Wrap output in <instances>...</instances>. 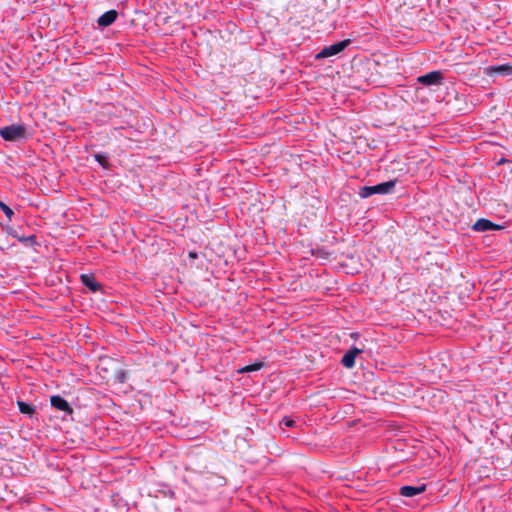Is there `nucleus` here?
I'll return each mask as SVG.
<instances>
[{
	"instance_id": "1",
	"label": "nucleus",
	"mask_w": 512,
	"mask_h": 512,
	"mask_svg": "<svg viewBox=\"0 0 512 512\" xmlns=\"http://www.w3.org/2000/svg\"><path fill=\"white\" fill-rule=\"evenodd\" d=\"M396 186V180L379 183L374 186H363L359 189V196L363 199L368 198L375 194H390Z\"/></svg>"
},
{
	"instance_id": "2",
	"label": "nucleus",
	"mask_w": 512,
	"mask_h": 512,
	"mask_svg": "<svg viewBox=\"0 0 512 512\" xmlns=\"http://www.w3.org/2000/svg\"><path fill=\"white\" fill-rule=\"evenodd\" d=\"M26 135V127L22 124H12L9 126H5L0 128V136L5 141H17L25 138Z\"/></svg>"
},
{
	"instance_id": "3",
	"label": "nucleus",
	"mask_w": 512,
	"mask_h": 512,
	"mask_svg": "<svg viewBox=\"0 0 512 512\" xmlns=\"http://www.w3.org/2000/svg\"><path fill=\"white\" fill-rule=\"evenodd\" d=\"M350 40L346 39L343 41H340L338 43H334L332 45L324 47L317 55V59L327 58L331 56H335L342 52L348 45L350 44Z\"/></svg>"
},
{
	"instance_id": "4",
	"label": "nucleus",
	"mask_w": 512,
	"mask_h": 512,
	"mask_svg": "<svg viewBox=\"0 0 512 512\" xmlns=\"http://www.w3.org/2000/svg\"><path fill=\"white\" fill-rule=\"evenodd\" d=\"M443 80V75L440 71H432L417 78V81L425 86L439 85Z\"/></svg>"
},
{
	"instance_id": "5",
	"label": "nucleus",
	"mask_w": 512,
	"mask_h": 512,
	"mask_svg": "<svg viewBox=\"0 0 512 512\" xmlns=\"http://www.w3.org/2000/svg\"><path fill=\"white\" fill-rule=\"evenodd\" d=\"M51 406L57 410L65 413V415H72L73 408L70 406L68 401L60 395H54L50 398Z\"/></svg>"
},
{
	"instance_id": "6",
	"label": "nucleus",
	"mask_w": 512,
	"mask_h": 512,
	"mask_svg": "<svg viewBox=\"0 0 512 512\" xmlns=\"http://www.w3.org/2000/svg\"><path fill=\"white\" fill-rule=\"evenodd\" d=\"M472 228H473V230L478 231V232H486V231H491V230H501L504 227L502 225L495 224L488 219L481 218V219H478L474 223Z\"/></svg>"
},
{
	"instance_id": "7",
	"label": "nucleus",
	"mask_w": 512,
	"mask_h": 512,
	"mask_svg": "<svg viewBox=\"0 0 512 512\" xmlns=\"http://www.w3.org/2000/svg\"><path fill=\"white\" fill-rule=\"evenodd\" d=\"M426 489L427 485L425 483H422L418 486L405 485L400 488L399 494L403 497L412 498L425 492Z\"/></svg>"
},
{
	"instance_id": "8",
	"label": "nucleus",
	"mask_w": 512,
	"mask_h": 512,
	"mask_svg": "<svg viewBox=\"0 0 512 512\" xmlns=\"http://www.w3.org/2000/svg\"><path fill=\"white\" fill-rule=\"evenodd\" d=\"M362 352L361 349L353 347L345 352L341 359V363L346 368H352L355 365V359L358 354Z\"/></svg>"
},
{
	"instance_id": "9",
	"label": "nucleus",
	"mask_w": 512,
	"mask_h": 512,
	"mask_svg": "<svg viewBox=\"0 0 512 512\" xmlns=\"http://www.w3.org/2000/svg\"><path fill=\"white\" fill-rule=\"evenodd\" d=\"M486 74L492 76L494 74H501L510 76L512 75V65L510 64H503V65H494L489 66L485 69Z\"/></svg>"
},
{
	"instance_id": "10",
	"label": "nucleus",
	"mask_w": 512,
	"mask_h": 512,
	"mask_svg": "<svg viewBox=\"0 0 512 512\" xmlns=\"http://www.w3.org/2000/svg\"><path fill=\"white\" fill-rule=\"evenodd\" d=\"M118 17V13L116 10H109L105 13H103L97 20V23L101 27H108L112 23L115 22V20Z\"/></svg>"
},
{
	"instance_id": "11",
	"label": "nucleus",
	"mask_w": 512,
	"mask_h": 512,
	"mask_svg": "<svg viewBox=\"0 0 512 512\" xmlns=\"http://www.w3.org/2000/svg\"><path fill=\"white\" fill-rule=\"evenodd\" d=\"M80 280L84 286H86L92 292H96L100 289V284L96 281L91 274H81Z\"/></svg>"
},
{
	"instance_id": "12",
	"label": "nucleus",
	"mask_w": 512,
	"mask_h": 512,
	"mask_svg": "<svg viewBox=\"0 0 512 512\" xmlns=\"http://www.w3.org/2000/svg\"><path fill=\"white\" fill-rule=\"evenodd\" d=\"M17 405H18L20 413L25 414V415L29 416L30 418H33V416L36 414L35 407L27 402L18 400Z\"/></svg>"
},
{
	"instance_id": "13",
	"label": "nucleus",
	"mask_w": 512,
	"mask_h": 512,
	"mask_svg": "<svg viewBox=\"0 0 512 512\" xmlns=\"http://www.w3.org/2000/svg\"><path fill=\"white\" fill-rule=\"evenodd\" d=\"M264 366L263 362H256L250 365H246L239 369L240 373H249L260 370Z\"/></svg>"
},
{
	"instance_id": "14",
	"label": "nucleus",
	"mask_w": 512,
	"mask_h": 512,
	"mask_svg": "<svg viewBox=\"0 0 512 512\" xmlns=\"http://www.w3.org/2000/svg\"><path fill=\"white\" fill-rule=\"evenodd\" d=\"M0 209L9 220L12 219V217L14 215L13 210L1 200H0Z\"/></svg>"
},
{
	"instance_id": "15",
	"label": "nucleus",
	"mask_w": 512,
	"mask_h": 512,
	"mask_svg": "<svg viewBox=\"0 0 512 512\" xmlns=\"http://www.w3.org/2000/svg\"><path fill=\"white\" fill-rule=\"evenodd\" d=\"M295 424H296V422L293 419H291L289 417H284L280 421L279 426H280L281 429H284V427H289V428L290 427H294Z\"/></svg>"
},
{
	"instance_id": "16",
	"label": "nucleus",
	"mask_w": 512,
	"mask_h": 512,
	"mask_svg": "<svg viewBox=\"0 0 512 512\" xmlns=\"http://www.w3.org/2000/svg\"><path fill=\"white\" fill-rule=\"evenodd\" d=\"M188 256L193 257V256H197V254L194 252H190Z\"/></svg>"
}]
</instances>
